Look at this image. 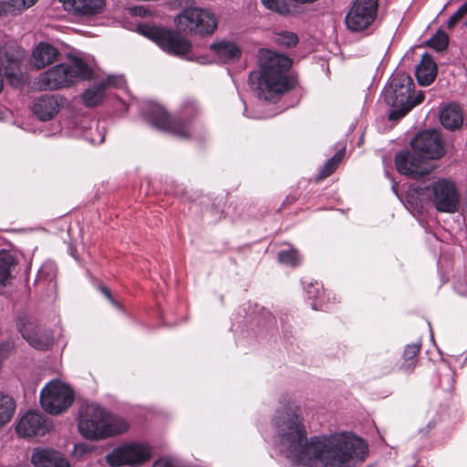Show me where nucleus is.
I'll return each instance as SVG.
<instances>
[{"label": "nucleus", "instance_id": "1", "mask_svg": "<svg viewBox=\"0 0 467 467\" xmlns=\"http://www.w3.org/2000/svg\"><path fill=\"white\" fill-rule=\"evenodd\" d=\"M280 442L294 461L306 467H355L368 455L365 440L349 432L307 438L300 407L292 400L283 403L273 419Z\"/></svg>", "mask_w": 467, "mask_h": 467}, {"label": "nucleus", "instance_id": "2", "mask_svg": "<svg viewBox=\"0 0 467 467\" xmlns=\"http://www.w3.org/2000/svg\"><path fill=\"white\" fill-rule=\"evenodd\" d=\"M174 23L177 31L162 26L140 25L139 32L155 42L167 54L182 57L190 53L192 47L190 40L182 33L206 36L213 35L218 26L213 13L193 5L182 10L175 16Z\"/></svg>", "mask_w": 467, "mask_h": 467}, {"label": "nucleus", "instance_id": "3", "mask_svg": "<svg viewBox=\"0 0 467 467\" xmlns=\"http://www.w3.org/2000/svg\"><path fill=\"white\" fill-rule=\"evenodd\" d=\"M260 71L250 74L256 78V92L259 99L276 103L281 97L294 88L295 84L286 72L292 66V59L269 49L260 51Z\"/></svg>", "mask_w": 467, "mask_h": 467}, {"label": "nucleus", "instance_id": "4", "mask_svg": "<svg viewBox=\"0 0 467 467\" xmlns=\"http://www.w3.org/2000/svg\"><path fill=\"white\" fill-rule=\"evenodd\" d=\"M79 433L88 440H100L124 432L127 423L113 417L104 408L91 403L81 406L78 412Z\"/></svg>", "mask_w": 467, "mask_h": 467}, {"label": "nucleus", "instance_id": "5", "mask_svg": "<svg viewBox=\"0 0 467 467\" xmlns=\"http://www.w3.org/2000/svg\"><path fill=\"white\" fill-rule=\"evenodd\" d=\"M414 82L412 78L405 72H397L392 75L388 86L383 90L385 102L391 108L389 119L397 121L406 116L414 107L423 102V91L413 97Z\"/></svg>", "mask_w": 467, "mask_h": 467}, {"label": "nucleus", "instance_id": "6", "mask_svg": "<svg viewBox=\"0 0 467 467\" xmlns=\"http://www.w3.org/2000/svg\"><path fill=\"white\" fill-rule=\"evenodd\" d=\"M201 114V108L194 99L183 102L178 116H170L159 104L150 103L144 111V117L154 128L170 132L181 138L190 136L191 123Z\"/></svg>", "mask_w": 467, "mask_h": 467}, {"label": "nucleus", "instance_id": "7", "mask_svg": "<svg viewBox=\"0 0 467 467\" xmlns=\"http://www.w3.org/2000/svg\"><path fill=\"white\" fill-rule=\"evenodd\" d=\"M91 67L80 57H73L71 64L60 63L40 74L37 86L42 90L67 88L78 79L88 80L92 77Z\"/></svg>", "mask_w": 467, "mask_h": 467}, {"label": "nucleus", "instance_id": "8", "mask_svg": "<svg viewBox=\"0 0 467 467\" xmlns=\"http://www.w3.org/2000/svg\"><path fill=\"white\" fill-rule=\"evenodd\" d=\"M74 400L72 389L59 380H51L41 390L40 403L49 414H60L68 409Z\"/></svg>", "mask_w": 467, "mask_h": 467}, {"label": "nucleus", "instance_id": "9", "mask_svg": "<svg viewBox=\"0 0 467 467\" xmlns=\"http://www.w3.org/2000/svg\"><path fill=\"white\" fill-rule=\"evenodd\" d=\"M430 200L440 213H454L460 207V194L454 182L439 179L431 185Z\"/></svg>", "mask_w": 467, "mask_h": 467}, {"label": "nucleus", "instance_id": "10", "mask_svg": "<svg viewBox=\"0 0 467 467\" xmlns=\"http://www.w3.org/2000/svg\"><path fill=\"white\" fill-rule=\"evenodd\" d=\"M379 0H355L346 16L347 27L353 32L367 29L376 19Z\"/></svg>", "mask_w": 467, "mask_h": 467}, {"label": "nucleus", "instance_id": "11", "mask_svg": "<svg viewBox=\"0 0 467 467\" xmlns=\"http://www.w3.org/2000/svg\"><path fill=\"white\" fill-rule=\"evenodd\" d=\"M397 171L405 176L420 179L432 171V166L420 153L402 150L395 156Z\"/></svg>", "mask_w": 467, "mask_h": 467}, {"label": "nucleus", "instance_id": "12", "mask_svg": "<svg viewBox=\"0 0 467 467\" xmlns=\"http://www.w3.org/2000/svg\"><path fill=\"white\" fill-rule=\"evenodd\" d=\"M412 150L420 153L427 161L436 160L445 154L441 133L436 130L418 133L410 142Z\"/></svg>", "mask_w": 467, "mask_h": 467}, {"label": "nucleus", "instance_id": "13", "mask_svg": "<svg viewBox=\"0 0 467 467\" xmlns=\"http://www.w3.org/2000/svg\"><path fill=\"white\" fill-rule=\"evenodd\" d=\"M150 457L148 447L133 443L114 449L108 456L109 465L117 467L124 464H141Z\"/></svg>", "mask_w": 467, "mask_h": 467}, {"label": "nucleus", "instance_id": "14", "mask_svg": "<svg viewBox=\"0 0 467 467\" xmlns=\"http://www.w3.org/2000/svg\"><path fill=\"white\" fill-rule=\"evenodd\" d=\"M49 431L46 418L39 412L29 410L19 420L16 432L22 437L44 436Z\"/></svg>", "mask_w": 467, "mask_h": 467}, {"label": "nucleus", "instance_id": "15", "mask_svg": "<svg viewBox=\"0 0 467 467\" xmlns=\"http://www.w3.org/2000/svg\"><path fill=\"white\" fill-rule=\"evenodd\" d=\"M16 326L22 337L33 348L43 350L52 344L53 338L51 334L43 330L34 322L27 321L25 318H19Z\"/></svg>", "mask_w": 467, "mask_h": 467}, {"label": "nucleus", "instance_id": "16", "mask_svg": "<svg viewBox=\"0 0 467 467\" xmlns=\"http://www.w3.org/2000/svg\"><path fill=\"white\" fill-rule=\"evenodd\" d=\"M123 83L121 77L108 76L107 78L95 82L82 93V101L86 107L93 108L99 105L104 98L108 88L120 87Z\"/></svg>", "mask_w": 467, "mask_h": 467}, {"label": "nucleus", "instance_id": "17", "mask_svg": "<svg viewBox=\"0 0 467 467\" xmlns=\"http://www.w3.org/2000/svg\"><path fill=\"white\" fill-rule=\"evenodd\" d=\"M31 462L36 467H70L67 459L59 451L53 449H35Z\"/></svg>", "mask_w": 467, "mask_h": 467}, {"label": "nucleus", "instance_id": "18", "mask_svg": "<svg viewBox=\"0 0 467 467\" xmlns=\"http://www.w3.org/2000/svg\"><path fill=\"white\" fill-rule=\"evenodd\" d=\"M69 12L78 16H94L100 14L105 6V0H60Z\"/></svg>", "mask_w": 467, "mask_h": 467}, {"label": "nucleus", "instance_id": "19", "mask_svg": "<svg viewBox=\"0 0 467 467\" xmlns=\"http://www.w3.org/2000/svg\"><path fill=\"white\" fill-rule=\"evenodd\" d=\"M60 104L55 95H42L33 105L34 114L42 121L49 120L58 112Z\"/></svg>", "mask_w": 467, "mask_h": 467}, {"label": "nucleus", "instance_id": "20", "mask_svg": "<svg viewBox=\"0 0 467 467\" xmlns=\"http://www.w3.org/2000/svg\"><path fill=\"white\" fill-rule=\"evenodd\" d=\"M415 76L420 86H429L436 78L437 65L431 55L424 53L415 69Z\"/></svg>", "mask_w": 467, "mask_h": 467}, {"label": "nucleus", "instance_id": "21", "mask_svg": "<svg viewBox=\"0 0 467 467\" xmlns=\"http://www.w3.org/2000/svg\"><path fill=\"white\" fill-rule=\"evenodd\" d=\"M59 55L52 45L42 42L33 51L32 64L36 68L41 69L56 61Z\"/></svg>", "mask_w": 467, "mask_h": 467}, {"label": "nucleus", "instance_id": "22", "mask_svg": "<svg viewBox=\"0 0 467 467\" xmlns=\"http://www.w3.org/2000/svg\"><path fill=\"white\" fill-rule=\"evenodd\" d=\"M441 125L450 130L460 129L462 125L463 117L461 108L456 104H449L440 113Z\"/></svg>", "mask_w": 467, "mask_h": 467}, {"label": "nucleus", "instance_id": "23", "mask_svg": "<svg viewBox=\"0 0 467 467\" xmlns=\"http://www.w3.org/2000/svg\"><path fill=\"white\" fill-rule=\"evenodd\" d=\"M420 349V341L406 345L399 369L405 373H411L418 365Z\"/></svg>", "mask_w": 467, "mask_h": 467}, {"label": "nucleus", "instance_id": "24", "mask_svg": "<svg viewBox=\"0 0 467 467\" xmlns=\"http://www.w3.org/2000/svg\"><path fill=\"white\" fill-rule=\"evenodd\" d=\"M16 409V404L14 398L0 391V428L11 420Z\"/></svg>", "mask_w": 467, "mask_h": 467}, {"label": "nucleus", "instance_id": "25", "mask_svg": "<svg viewBox=\"0 0 467 467\" xmlns=\"http://www.w3.org/2000/svg\"><path fill=\"white\" fill-rule=\"evenodd\" d=\"M211 50L217 56L222 63H228L234 59V43L225 40L213 42Z\"/></svg>", "mask_w": 467, "mask_h": 467}, {"label": "nucleus", "instance_id": "26", "mask_svg": "<svg viewBox=\"0 0 467 467\" xmlns=\"http://www.w3.org/2000/svg\"><path fill=\"white\" fill-rule=\"evenodd\" d=\"M345 155V149H341L337 151L330 159H328L323 165L319 173L317 174L316 181L320 182L329 177L338 168Z\"/></svg>", "mask_w": 467, "mask_h": 467}, {"label": "nucleus", "instance_id": "27", "mask_svg": "<svg viewBox=\"0 0 467 467\" xmlns=\"http://www.w3.org/2000/svg\"><path fill=\"white\" fill-rule=\"evenodd\" d=\"M269 10L280 15H291L296 11V5L292 0H261Z\"/></svg>", "mask_w": 467, "mask_h": 467}, {"label": "nucleus", "instance_id": "28", "mask_svg": "<svg viewBox=\"0 0 467 467\" xmlns=\"http://www.w3.org/2000/svg\"><path fill=\"white\" fill-rule=\"evenodd\" d=\"M16 260L13 254L6 250L0 251V284L5 285L11 276V269L15 266Z\"/></svg>", "mask_w": 467, "mask_h": 467}, {"label": "nucleus", "instance_id": "29", "mask_svg": "<svg viewBox=\"0 0 467 467\" xmlns=\"http://www.w3.org/2000/svg\"><path fill=\"white\" fill-rule=\"evenodd\" d=\"M277 258L281 264L289 265L291 267H297L300 265L302 261L299 252L295 248L279 251Z\"/></svg>", "mask_w": 467, "mask_h": 467}, {"label": "nucleus", "instance_id": "30", "mask_svg": "<svg viewBox=\"0 0 467 467\" xmlns=\"http://www.w3.org/2000/svg\"><path fill=\"white\" fill-rule=\"evenodd\" d=\"M298 36L296 33L282 31L275 34V43L283 48H290L296 47L298 43Z\"/></svg>", "mask_w": 467, "mask_h": 467}, {"label": "nucleus", "instance_id": "31", "mask_svg": "<svg viewBox=\"0 0 467 467\" xmlns=\"http://www.w3.org/2000/svg\"><path fill=\"white\" fill-rule=\"evenodd\" d=\"M449 44V36L448 35L442 31L438 30L437 33L428 40L427 46L437 50L443 51L447 48Z\"/></svg>", "mask_w": 467, "mask_h": 467}, {"label": "nucleus", "instance_id": "32", "mask_svg": "<svg viewBox=\"0 0 467 467\" xmlns=\"http://www.w3.org/2000/svg\"><path fill=\"white\" fill-rule=\"evenodd\" d=\"M37 0H4L0 2L1 5L6 9L5 12L13 10H24L32 6Z\"/></svg>", "mask_w": 467, "mask_h": 467}, {"label": "nucleus", "instance_id": "33", "mask_svg": "<svg viewBox=\"0 0 467 467\" xmlns=\"http://www.w3.org/2000/svg\"><path fill=\"white\" fill-rule=\"evenodd\" d=\"M56 277V266L53 263L44 264L38 270L36 281L37 282H52Z\"/></svg>", "mask_w": 467, "mask_h": 467}, {"label": "nucleus", "instance_id": "34", "mask_svg": "<svg viewBox=\"0 0 467 467\" xmlns=\"http://www.w3.org/2000/svg\"><path fill=\"white\" fill-rule=\"evenodd\" d=\"M467 14V1L461 5L458 10L449 18L447 22V27L449 29L453 28L458 22H460L463 16Z\"/></svg>", "mask_w": 467, "mask_h": 467}, {"label": "nucleus", "instance_id": "35", "mask_svg": "<svg viewBox=\"0 0 467 467\" xmlns=\"http://www.w3.org/2000/svg\"><path fill=\"white\" fill-rule=\"evenodd\" d=\"M306 291L308 297L310 299H314V300L321 297V296H323V294H324V289H323L322 285L320 284H318L317 282L310 283L307 285Z\"/></svg>", "mask_w": 467, "mask_h": 467}, {"label": "nucleus", "instance_id": "36", "mask_svg": "<svg viewBox=\"0 0 467 467\" xmlns=\"http://www.w3.org/2000/svg\"><path fill=\"white\" fill-rule=\"evenodd\" d=\"M194 4L193 0H169V5L173 8H190Z\"/></svg>", "mask_w": 467, "mask_h": 467}, {"label": "nucleus", "instance_id": "37", "mask_svg": "<svg viewBox=\"0 0 467 467\" xmlns=\"http://www.w3.org/2000/svg\"><path fill=\"white\" fill-rule=\"evenodd\" d=\"M298 200V194L296 192L290 193L286 196L283 203L281 204L279 210L287 209L289 206L294 204Z\"/></svg>", "mask_w": 467, "mask_h": 467}, {"label": "nucleus", "instance_id": "38", "mask_svg": "<svg viewBox=\"0 0 467 467\" xmlns=\"http://www.w3.org/2000/svg\"><path fill=\"white\" fill-rule=\"evenodd\" d=\"M99 290L101 291V293L104 295V296L113 305V306H117V302L114 300V298L112 297L111 296V293H110V290L106 287V286H103V285H100L99 286Z\"/></svg>", "mask_w": 467, "mask_h": 467}, {"label": "nucleus", "instance_id": "39", "mask_svg": "<svg viewBox=\"0 0 467 467\" xmlns=\"http://www.w3.org/2000/svg\"><path fill=\"white\" fill-rule=\"evenodd\" d=\"M75 450H76V451L80 450V451H81V452H85V451H86L85 446H84L83 444L76 445V446H75Z\"/></svg>", "mask_w": 467, "mask_h": 467}, {"label": "nucleus", "instance_id": "40", "mask_svg": "<svg viewBox=\"0 0 467 467\" xmlns=\"http://www.w3.org/2000/svg\"><path fill=\"white\" fill-rule=\"evenodd\" d=\"M234 52H235V59L240 57V56H241V49L237 46H235Z\"/></svg>", "mask_w": 467, "mask_h": 467}, {"label": "nucleus", "instance_id": "41", "mask_svg": "<svg viewBox=\"0 0 467 467\" xmlns=\"http://www.w3.org/2000/svg\"><path fill=\"white\" fill-rule=\"evenodd\" d=\"M9 348V344L0 345V356L2 355V352H3L4 348Z\"/></svg>", "mask_w": 467, "mask_h": 467}, {"label": "nucleus", "instance_id": "42", "mask_svg": "<svg viewBox=\"0 0 467 467\" xmlns=\"http://www.w3.org/2000/svg\"><path fill=\"white\" fill-rule=\"evenodd\" d=\"M312 308H313L314 310H319V309H320L319 307H317V304H316V303H313V305H312Z\"/></svg>", "mask_w": 467, "mask_h": 467}, {"label": "nucleus", "instance_id": "43", "mask_svg": "<svg viewBox=\"0 0 467 467\" xmlns=\"http://www.w3.org/2000/svg\"><path fill=\"white\" fill-rule=\"evenodd\" d=\"M104 141V136L100 139L99 142H103Z\"/></svg>", "mask_w": 467, "mask_h": 467}]
</instances>
